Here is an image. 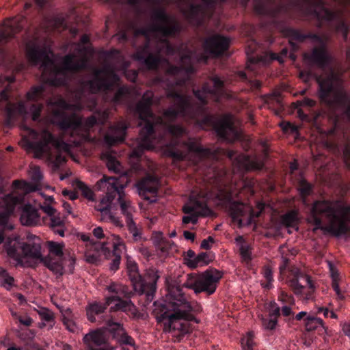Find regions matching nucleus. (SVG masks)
<instances>
[{
	"mask_svg": "<svg viewBox=\"0 0 350 350\" xmlns=\"http://www.w3.org/2000/svg\"><path fill=\"white\" fill-rule=\"evenodd\" d=\"M31 179L35 182H40L42 179V174L38 166L31 168Z\"/></svg>",
	"mask_w": 350,
	"mask_h": 350,
	"instance_id": "864d4df0",
	"label": "nucleus"
},
{
	"mask_svg": "<svg viewBox=\"0 0 350 350\" xmlns=\"http://www.w3.org/2000/svg\"><path fill=\"white\" fill-rule=\"evenodd\" d=\"M126 224L128 230L132 234L133 241L135 242L142 241V230L137 228L135 222L133 221V217L126 219Z\"/></svg>",
	"mask_w": 350,
	"mask_h": 350,
	"instance_id": "c9c22d12",
	"label": "nucleus"
},
{
	"mask_svg": "<svg viewBox=\"0 0 350 350\" xmlns=\"http://www.w3.org/2000/svg\"><path fill=\"white\" fill-rule=\"evenodd\" d=\"M153 313L159 323L164 325L169 332L178 331L180 335L189 332L187 322L198 321L195 315L202 308L196 301H190L189 297L180 286L172 285L167 288L165 299L154 302Z\"/></svg>",
	"mask_w": 350,
	"mask_h": 350,
	"instance_id": "7ed1b4c3",
	"label": "nucleus"
},
{
	"mask_svg": "<svg viewBox=\"0 0 350 350\" xmlns=\"http://www.w3.org/2000/svg\"><path fill=\"white\" fill-rule=\"evenodd\" d=\"M298 190L304 204H307V198L313 192V185L302 178L298 182Z\"/></svg>",
	"mask_w": 350,
	"mask_h": 350,
	"instance_id": "2f4dec72",
	"label": "nucleus"
},
{
	"mask_svg": "<svg viewBox=\"0 0 350 350\" xmlns=\"http://www.w3.org/2000/svg\"><path fill=\"white\" fill-rule=\"evenodd\" d=\"M343 154L345 159V162L347 165H349V163H350V147L349 145H347L345 147V149L343 150Z\"/></svg>",
	"mask_w": 350,
	"mask_h": 350,
	"instance_id": "338daca9",
	"label": "nucleus"
},
{
	"mask_svg": "<svg viewBox=\"0 0 350 350\" xmlns=\"http://www.w3.org/2000/svg\"><path fill=\"white\" fill-rule=\"evenodd\" d=\"M43 221L45 224H49L51 229L63 227L64 226V221L56 214L50 216L49 218L43 217Z\"/></svg>",
	"mask_w": 350,
	"mask_h": 350,
	"instance_id": "37998d69",
	"label": "nucleus"
},
{
	"mask_svg": "<svg viewBox=\"0 0 350 350\" xmlns=\"http://www.w3.org/2000/svg\"><path fill=\"white\" fill-rule=\"evenodd\" d=\"M106 289L113 294L105 298V302H94L88 306L86 309L88 319L92 322L100 321V315L107 308L114 304L110 308L112 311H122L124 312L134 313L135 307L132 301L128 299H122V297L130 298L131 292L128 287L117 283H111Z\"/></svg>",
	"mask_w": 350,
	"mask_h": 350,
	"instance_id": "9b49d317",
	"label": "nucleus"
},
{
	"mask_svg": "<svg viewBox=\"0 0 350 350\" xmlns=\"http://www.w3.org/2000/svg\"><path fill=\"white\" fill-rule=\"evenodd\" d=\"M215 5L214 0H202L200 4L191 3L187 12L188 21L197 27L203 25L206 19L213 14Z\"/></svg>",
	"mask_w": 350,
	"mask_h": 350,
	"instance_id": "6ab92c4d",
	"label": "nucleus"
},
{
	"mask_svg": "<svg viewBox=\"0 0 350 350\" xmlns=\"http://www.w3.org/2000/svg\"><path fill=\"white\" fill-rule=\"evenodd\" d=\"M203 206H204V204L202 202L196 201L195 205H193V206H192V205L184 206L183 212L185 214H188V215L198 213L199 212H197V210H196L197 207L203 208Z\"/></svg>",
	"mask_w": 350,
	"mask_h": 350,
	"instance_id": "3c124183",
	"label": "nucleus"
},
{
	"mask_svg": "<svg viewBox=\"0 0 350 350\" xmlns=\"http://www.w3.org/2000/svg\"><path fill=\"white\" fill-rule=\"evenodd\" d=\"M46 245L49 254L45 257H42L41 254L39 239L37 242L24 243L17 237H8L3 246L7 255L16 261L18 265H23L25 258L40 260L55 274L62 275L64 274L63 245L54 241H47Z\"/></svg>",
	"mask_w": 350,
	"mask_h": 350,
	"instance_id": "39448f33",
	"label": "nucleus"
},
{
	"mask_svg": "<svg viewBox=\"0 0 350 350\" xmlns=\"http://www.w3.org/2000/svg\"><path fill=\"white\" fill-rule=\"evenodd\" d=\"M278 300L282 304L288 305L295 304V299L293 295L288 294L286 292L282 291L278 295Z\"/></svg>",
	"mask_w": 350,
	"mask_h": 350,
	"instance_id": "09e8293b",
	"label": "nucleus"
},
{
	"mask_svg": "<svg viewBox=\"0 0 350 350\" xmlns=\"http://www.w3.org/2000/svg\"><path fill=\"white\" fill-rule=\"evenodd\" d=\"M157 245L162 252H167L170 248V242L164 239L161 234L157 237Z\"/></svg>",
	"mask_w": 350,
	"mask_h": 350,
	"instance_id": "8fccbe9b",
	"label": "nucleus"
},
{
	"mask_svg": "<svg viewBox=\"0 0 350 350\" xmlns=\"http://www.w3.org/2000/svg\"><path fill=\"white\" fill-rule=\"evenodd\" d=\"M220 200L228 206L229 213L232 219L241 225V217L247 214L250 207L241 202L234 201L232 193L229 191H221Z\"/></svg>",
	"mask_w": 350,
	"mask_h": 350,
	"instance_id": "4be33fe9",
	"label": "nucleus"
},
{
	"mask_svg": "<svg viewBox=\"0 0 350 350\" xmlns=\"http://www.w3.org/2000/svg\"><path fill=\"white\" fill-rule=\"evenodd\" d=\"M127 269L135 291L144 297L145 301L143 305L147 306L155 296L157 284L159 278L157 271L150 268L142 275L138 271L137 264L133 261H128Z\"/></svg>",
	"mask_w": 350,
	"mask_h": 350,
	"instance_id": "4468645a",
	"label": "nucleus"
},
{
	"mask_svg": "<svg viewBox=\"0 0 350 350\" xmlns=\"http://www.w3.org/2000/svg\"><path fill=\"white\" fill-rule=\"evenodd\" d=\"M23 24L17 18L6 20L3 22V27L0 29V53L3 54L4 50L2 46L8 40L23 29Z\"/></svg>",
	"mask_w": 350,
	"mask_h": 350,
	"instance_id": "bb28decb",
	"label": "nucleus"
},
{
	"mask_svg": "<svg viewBox=\"0 0 350 350\" xmlns=\"http://www.w3.org/2000/svg\"><path fill=\"white\" fill-rule=\"evenodd\" d=\"M108 243H103V250L110 251L111 248L113 249V258L110 265V269L112 271H116L119 269V266L120 264L121 260V250L120 247L122 246V243L120 242V238L118 236L114 237L113 238V242L111 243L110 246H107Z\"/></svg>",
	"mask_w": 350,
	"mask_h": 350,
	"instance_id": "c756f323",
	"label": "nucleus"
},
{
	"mask_svg": "<svg viewBox=\"0 0 350 350\" xmlns=\"http://www.w3.org/2000/svg\"><path fill=\"white\" fill-rule=\"evenodd\" d=\"M295 104L296 105L297 108L302 106L312 107L315 106L316 101L311 98L306 97L304 98L302 100H297V102Z\"/></svg>",
	"mask_w": 350,
	"mask_h": 350,
	"instance_id": "603ef678",
	"label": "nucleus"
},
{
	"mask_svg": "<svg viewBox=\"0 0 350 350\" xmlns=\"http://www.w3.org/2000/svg\"><path fill=\"white\" fill-rule=\"evenodd\" d=\"M241 347L243 350H254L255 342L254 341V334L249 332L243 337L241 340Z\"/></svg>",
	"mask_w": 350,
	"mask_h": 350,
	"instance_id": "c03bdc74",
	"label": "nucleus"
},
{
	"mask_svg": "<svg viewBox=\"0 0 350 350\" xmlns=\"http://www.w3.org/2000/svg\"><path fill=\"white\" fill-rule=\"evenodd\" d=\"M318 96L321 103L331 111L342 108L350 122V96L345 91L343 81L332 72L325 77H317Z\"/></svg>",
	"mask_w": 350,
	"mask_h": 350,
	"instance_id": "9d476101",
	"label": "nucleus"
},
{
	"mask_svg": "<svg viewBox=\"0 0 350 350\" xmlns=\"http://www.w3.org/2000/svg\"><path fill=\"white\" fill-rule=\"evenodd\" d=\"M139 195L150 203L157 201L158 191V180L153 176L148 175L137 183Z\"/></svg>",
	"mask_w": 350,
	"mask_h": 350,
	"instance_id": "5701e85b",
	"label": "nucleus"
},
{
	"mask_svg": "<svg viewBox=\"0 0 350 350\" xmlns=\"http://www.w3.org/2000/svg\"><path fill=\"white\" fill-rule=\"evenodd\" d=\"M267 103H276L278 105L281 103V96L279 93H274L271 94L267 100Z\"/></svg>",
	"mask_w": 350,
	"mask_h": 350,
	"instance_id": "052dcab7",
	"label": "nucleus"
},
{
	"mask_svg": "<svg viewBox=\"0 0 350 350\" xmlns=\"http://www.w3.org/2000/svg\"><path fill=\"white\" fill-rule=\"evenodd\" d=\"M284 36L289 39V42L293 49H297L299 43L304 42L306 39H310L313 42L318 43L309 51L303 55L304 60L310 68L325 69L332 62V56L329 51L325 40L319 34L308 32L303 33L301 30L293 27H284L282 30Z\"/></svg>",
	"mask_w": 350,
	"mask_h": 350,
	"instance_id": "1a4fd4ad",
	"label": "nucleus"
},
{
	"mask_svg": "<svg viewBox=\"0 0 350 350\" xmlns=\"http://www.w3.org/2000/svg\"><path fill=\"white\" fill-rule=\"evenodd\" d=\"M298 215L296 211H291L281 217V223L287 228L298 229Z\"/></svg>",
	"mask_w": 350,
	"mask_h": 350,
	"instance_id": "473e14b6",
	"label": "nucleus"
},
{
	"mask_svg": "<svg viewBox=\"0 0 350 350\" xmlns=\"http://www.w3.org/2000/svg\"><path fill=\"white\" fill-rule=\"evenodd\" d=\"M109 221L111 222L113 225L118 228H122L124 226L123 222L120 217H116L111 214H109Z\"/></svg>",
	"mask_w": 350,
	"mask_h": 350,
	"instance_id": "bf43d9fd",
	"label": "nucleus"
},
{
	"mask_svg": "<svg viewBox=\"0 0 350 350\" xmlns=\"http://www.w3.org/2000/svg\"><path fill=\"white\" fill-rule=\"evenodd\" d=\"M250 1L242 0V2L244 5H246ZM297 3L306 16L317 21L319 27H321L325 23L336 21V31L342 34L345 40L347 39L349 31V25L342 19L340 12L327 8L323 0H299Z\"/></svg>",
	"mask_w": 350,
	"mask_h": 350,
	"instance_id": "f8f14e48",
	"label": "nucleus"
},
{
	"mask_svg": "<svg viewBox=\"0 0 350 350\" xmlns=\"http://www.w3.org/2000/svg\"><path fill=\"white\" fill-rule=\"evenodd\" d=\"M19 321L21 324H23L24 325L30 326L32 324L33 320L30 317H25V318L21 317L19 319Z\"/></svg>",
	"mask_w": 350,
	"mask_h": 350,
	"instance_id": "774afa93",
	"label": "nucleus"
},
{
	"mask_svg": "<svg viewBox=\"0 0 350 350\" xmlns=\"http://www.w3.org/2000/svg\"><path fill=\"white\" fill-rule=\"evenodd\" d=\"M107 166L109 170L113 171L115 173H119L120 171L121 165L120 162L111 155L107 158Z\"/></svg>",
	"mask_w": 350,
	"mask_h": 350,
	"instance_id": "49530a36",
	"label": "nucleus"
},
{
	"mask_svg": "<svg viewBox=\"0 0 350 350\" xmlns=\"http://www.w3.org/2000/svg\"><path fill=\"white\" fill-rule=\"evenodd\" d=\"M93 75L92 79H81L78 87L74 91L79 108L83 107L82 105L88 96L90 100L88 107L91 110L95 108L98 103L94 94L99 92L107 94L116 89L112 98L115 104L122 103L129 94L128 87L120 85V77L113 69L109 67L94 69Z\"/></svg>",
	"mask_w": 350,
	"mask_h": 350,
	"instance_id": "20e7f679",
	"label": "nucleus"
},
{
	"mask_svg": "<svg viewBox=\"0 0 350 350\" xmlns=\"http://www.w3.org/2000/svg\"><path fill=\"white\" fill-rule=\"evenodd\" d=\"M93 234L97 239H101L105 237V234L103 233V228L100 227L95 228L93 230Z\"/></svg>",
	"mask_w": 350,
	"mask_h": 350,
	"instance_id": "69168bd1",
	"label": "nucleus"
},
{
	"mask_svg": "<svg viewBox=\"0 0 350 350\" xmlns=\"http://www.w3.org/2000/svg\"><path fill=\"white\" fill-rule=\"evenodd\" d=\"M239 254L243 260L249 262L252 260L250 247L247 244H241L240 245Z\"/></svg>",
	"mask_w": 350,
	"mask_h": 350,
	"instance_id": "de8ad7c7",
	"label": "nucleus"
},
{
	"mask_svg": "<svg viewBox=\"0 0 350 350\" xmlns=\"http://www.w3.org/2000/svg\"><path fill=\"white\" fill-rule=\"evenodd\" d=\"M264 165V162L258 159H250L249 157L245 159L244 167L246 171H260Z\"/></svg>",
	"mask_w": 350,
	"mask_h": 350,
	"instance_id": "4c0bfd02",
	"label": "nucleus"
},
{
	"mask_svg": "<svg viewBox=\"0 0 350 350\" xmlns=\"http://www.w3.org/2000/svg\"><path fill=\"white\" fill-rule=\"evenodd\" d=\"M100 185L111 187L114 196L113 206L120 207L121 213L125 217V220L133 218L136 208L130 198L124 192L127 185V178L103 176Z\"/></svg>",
	"mask_w": 350,
	"mask_h": 350,
	"instance_id": "2eb2a0df",
	"label": "nucleus"
},
{
	"mask_svg": "<svg viewBox=\"0 0 350 350\" xmlns=\"http://www.w3.org/2000/svg\"><path fill=\"white\" fill-rule=\"evenodd\" d=\"M283 8V5H280L275 10H270L263 3L256 6V10L258 13L262 15H271L272 17H275L278 13H279Z\"/></svg>",
	"mask_w": 350,
	"mask_h": 350,
	"instance_id": "79ce46f5",
	"label": "nucleus"
},
{
	"mask_svg": "<svg viewBox=\"0 0 350 350\" xmlns=\"http://www.w3.org/2000/svg\"><path fill=\"white\" fill-rule=\"evenodd\" d=\"M222 276L220 271L209 268L199 275H187L184 286L193 290L196 294L204 292L210 295L215 292Z\"/></svg>",
	"mask_w": 350,
	"mask_h": 350,
	"instance_id": "dca6fc26",
	"label": "nucleus"
},
{
	"mask_svg": "<svg viewBox=\"0 0 350 350\" xmlns=\"http://www.w3.org/2000/svg\"><path fill=\"white\" fill-rule=\"evenodd\" d=\"M213 256L211 253L201 252L199 254L195 260H193L189 263V267L196 269L199 266H204L208 265L212 260Z\"/></svg>",
	"mask_w": 350,
	"mask_h": 350,
	"instance_id": "72a5a7b5",
	"label": "nucleus"
},
{
	"mask_svg": "<svg viewBox=\"0 0 350 350\" xmlns=\"http://www.w3.org/2000/svg\"><path fill=\"white\" fill-rule=\"evenodd\" d=\"M23 141L25 146L33 152L35 157L44 158L55 170L66 162V157L62 152L69 151L68 144L47 129L39 133L28 125L23 124Z\"/></svg>",
	"mask_w": 350,
	"mask_h": 350,
	"instance_id": "0eeeda50",
	"label": "nucleus"
},
{
	"mask_svg": "<svg viewBox=\"0 0 350 350\" xmlns=\"http://www.w3.org/2000/svg\"><path fill=\"white\" fill-rule=\"evenodd\" d=\"M257 47V42L254 40H252L251 44H249L245 49L248 59L252 64H256L258 62V59L252 55L256 52Z\"/></svg>",
	"mask_w": 350,
	"mask_h": 350,
	"instance_id": "a18cd8bd",
	"label": "nucleus"
},
{
	"mask_svg": "<svg viewBox=\"0 0 350 350\" xmlns=\"http://www.w3.org/2000/svg\"><path fill=\"white\" fill-rule=\"evenodd\" d=\"M281 315L284 317L288 318V320L291 319V317H293L294 312L292 311V309L288 306H284L280 308Z\"/></svg>",
	"mask_w": 350,
	"mask_h": 350,
	"instance_id": "13d9d810",
	"label": "nucleus"
},
{
	"mask_svg": "<svg viewBox=\"0 0 350 350\" xmlns=\"http://www.w3.org/2000/svg\"><path fill=\"white\" fill-rule=\"evenodd\" d=\"M200 215H203V214L201 213H198L190 214L189 215L184 216L183 218V222L185 224H187L189 223L196 224L198 222V217Z\"/></svg>",
	"mask_w": 350,
	"mask_h": 350,
	"instance_id": "5fc2aeb1",
	"label": "nucleus"
},
{
	"mask_svg": "<svg viewBox=\"0 0 350 350\" xmlns=\"http://www.w3.org/2000/svg\"><path fill=\"white\" fill-rule=\"evenodd\" d=\"M314 74L312 70H301L299 72V77L306 83L310 81V80L314 77Z\"/></svg>",
	"mask_w": 350,
	"mask_h": 350,
	"instance_id": "4d7b16f0",
	"label": "nucleus"
},
{
	"mask_svg": "<svg viewBox=\"0 0 350 350\" xmlns=\"http://www.w3.org/2000/svg\"><path fill=\"white\" fill-rule=\"evenodd\" d=\"M89 42V36L83 34L76 47L77 53L83 55L79 58L75 53H68L64 57L61 66L52 58L53 53L41 48L36 40L27 43L26 55L31 65L39 66L42 77L47 83L53 86L67 87L73 75L89 68V59L85 55L88 50L85 45Z\"/></svg>",
	"mask_w": 350,
	"mask_h": 350,
	"instance_id": "f03ea898",
	"label": "nucleus"
},
{
	"mask_svg": "<svg viewBox=\"0 0 350 350\" xmlns=\"http://www.w3.org/2000/svg\"><path fill=\"white\" fill-rule=\"evenodd\" d=\"M108 118L109 112L107 111H100L86 119L85 126L90 129L95 125H104L108 120Z\"/></svg>",
	"mask_w": 350,
	"mask_h": 350,
	"instance_id": "7c9ffc66",
	"label": "nucleus"
},
{
	"mask_svg": "<svg viewBox=\"0 0 350 350\" xmlns=\"http://www.w3.org/2000/svg\"><path fill=\"white\" fill-rule=\"evenodd\" d=\"M265 278L268 282V284L267 285V288L270 287L271 282L273 281V275L272 272L269 269H266L264 273Z\"/></svg>",
	"mask_w": 350,
	"mask_h": 350,
	"instance_id": "0e129e2a",
	"label": "nucleus"
},
{
	"mask_svg": "<svg viewBox=\"0 0 350 350\" xmlns=\"http://www.w3.org/2000/svg\"><path fill=\"white\" fill-rule=\"evenodd\" d=\"M105 327L112 338L120 345H126L135 347L134 339L128 335L120 323L115 322L112 319H109L106 321Z\"/></svg>",
	"mask_w": 350,
	"mask_h": 350,
	"instance_id": "b1692460",
	"label": "nucleus"
},
{
	"mask_svg": "<svg viewBox=\"0 0 350 350\" xmlns=\"http://www.w3.org/2000/svg\"><path fill=\"white\" fill-rule=\"evenodd\" d=\"M7 195L21 198L20 202L15 205L14 208L16 206H18V208H21L20 220L23 225L33 226L40 224L41 219L39 209L36 206L29 203L24 204V196L23 194H17L16 192H12Z\"/></svg>",
	"mask_w": 350,
	"mask_h": 350,
	"instance_id": "412c9836",
	"label": "nucleus"
},
{
	"mask_svg": "<svg viewBox=\"0 0 350 350\" xmlns=\"http://www.w3.org/2000/svg\"><path fill=\"white\" fill-rule=\"evenodd\" d=\"M289 260L283 258L279 269L281 275H286V282L294 294L304 300L314 299L315 286L310 276L305 274L297 267L288 265Z\"/></svg>",
	"mask_w": 350,
	"mask_h": 350,
	"instance_id": "ddd939ff",
	"label": "nucleus"
},
{
	"mask_svg": "<svg viewBox=\"0 0 350 350\" xmlns=\"http://www.w3.org/2000/svg\"><path fill=\"white\" fill-rule=\"evenodd\" d=\"M45 88L44 85L33 86L27 93L26 98L27 101L36 102L30 105L29 109L25 102L20 100L17 103H12L9 100V94L7 90H3L0 92V101L6 102L5 111L6 113L7 120L8 122H12L17 119H21L22 123L21 128L24 133L23 124L26 120L30 116L31 120L35 122L40 121V115L43 109V104L37 103L41 99H44Z\"/></svg>",
	"mask_w": 350,
	"mask_h": 350,
	"instance_id": "6e6552de",
	"label": "nucleus"
},
{
	"mask_svg": "<svg viewBox=\"0 0 350 350\" xmlns=\"http://www.w3.org/2000/svg\"><path fill=\"white\" fill-rule=\"evenodd\" d=\"M305 321L306 329L308 332L317 329L319 327H324L323 321L321 319L315 317L308 316Z\"/></svg>",
	"mask_w": 350,
	"mask_h": 350,
	"instance_id": "58836bf2",
	"label": "nucleus"
},
{
	"mask_svg": "<svg viewBox=\"0 0 350 350\" xmlns=\"http://www.w3.org/2000/svg\"><path fill=\"white\" fill-rule=\"evenodd\" d=\"M62 322L66 327V329L70 332H75L77 330V325L72 319V311L70 308H67L64 311L63 314Z\"/></svg>",
	"mask_w": 350,
	"mask_h": 350,
	"instance_id": "a19ab883",
	"label": "nucleus"
},
{
	"mask_svg": "<svg viewBox=\"0 0 350 350\" xmlns=\"http://www.w3.org/2000/svg\"><path fill=\"white\" fill-rule=\"evenodd\" d=\"M4 179L0 174V243H5L8 238H5L3 231L13 228L12 225L9 223V219L14 211L15 205L21 200L20 197L6 195Z\"/></svg>",
	"mask_w": 350,
	"mask_h": 350,
	"instance_id": "f3484780",
	"label": "nucleus"
},
{
	"mask_svg": "<svg viewBox=\"0 0 350 350\" xmlns=\"http://www.w3.org/2000/svg\"><path fill=\"white\" fill-rule=\"evenodd\" d=\"M58 118V125L64 131H70L72 133L80 131L83 122L81 118L73 113L68 115L63 111L57 110L55 113Z\"/></svg>",
	"mask_w": 350,
	"mask_h": 350,
	"instance_id": "393cba45",
	"label": "nucleus"
},
{
	"mask_svg": "<svg viewBox=\"0 0 350 350\" xmlns=\"http://www.w3.org/2000/svg\"><path fill=\"white\" fill-rule=\"evenodd\" d=\"M62 194L64 196L68 197L70 200H74L78 198L77 192L72 191L68 190V189H64L62 191Z\"/></svg>",
	"mask_w": 350,
	"mask_h": 350,
	"instance_id": "e2e57ef3",
	"label": "nucleus"
},
{
	"mask_svg": "<svg viewBox=\"0 0 350 350\" xmlns=\"http://www.w3.org/2000/svg\"><path fill=\"white\" fill-rule=\"evenodd\" d=\"M1 286L7 291H10L15 286L14 278L5 269L0 267Z\"/></svg>",
	"mask_w": 350,
	"mask_h": 350,
	"instance_id": "e433bc0d",
	"label": "nucleus"
},
{
	"mask_svg": "<svg viewBox=\"0 0 350 350\" xmlns=\"http://www.w3.org/2000/svg\"><path fill=\"white\" fill-rule=\"evenodd\" d=\"M101 179H100L96 184L95 188L98 191H103L105 192V196L102 198L99 203L96 206V209L100 211L103 214L109 215L110 213V209L113 206L114 201L113 192L111 189L110 187L107 185L102 186L100 185Z\"/></svg>",
	"mask_w": 350,
	"mask_h": 350,
	"instance_id": "cd10ccee",
	"label": "nucleus"
},
{
	"mask_svg": "<svg viewBox=\"0 0 350 350\" xmlns=\"http://www.w3.org/2000/svg\"><path fill=\"white\" fill-rule=\"evenodd\" d=\"M38 314L40 318V319L44 321L42 323V325L40 327H44L46 325V323L49 324V327L51 328L55 324V317L53 312L46 308H41L38 310Z\"/></svg>",
	"mask_w": 350,
	"mask_h": 350,
	"instance_id": "f704fd0d",
	"label": "nucleus"
},
{
	"mask_svg": "<svg viewBox=\"0 0 350 350\" xmlns=\"http://www.w3.org/2000/svg\"><path fill=\"white\" fill-rule=\"evenodd\" d=\"M230 44V40L226 36L216 33L207 37L202 44L205 54L200 55V59L206 62L208 56L215 58L222 57L228 50Z\"/></svg>",
	"mask_w": 350,
	"mask_h": 350,
	"instance_id": "a211bd4d",
	"label": "nucleus"
},
{
	"mask_svg": "<svg viewBox=\"0 0 350 350\" xmlns=\"http://www.w3.org/2000/svg\"><path fill=\"white\" fill-rule=\"evenodd\" d=\"M83 350H116L109 341L105 332L97 329L90 332L83 337Z\"/></svg>",
	"mask_w": 350,
	"mask_h": 350,
	"instance_id": "aec40b11",
	"label": "nucleus"
},
{
	"mask_svg": "<svg viewBox=\"0 0 350 350\" xmlns=\"http://www.w3.org/2000/svg\"><path fill=\"white\" fill-rule=\"evenodd\" d=\"M129 124L125 120H120L111 125L105 135V142L111 146L123 142Z\"/></svg>",
	"mask_w": 350,
	"mask_h": 350,
	"instance_id": "a878e982",
	"label": "nucleus"
},
{
	"mask_svg": "<svg viewBox=\"0 0 350 350\" xmlns=\"http://www.w3.org/2000/svg\"><path fill=\"white\" fill-rule=\"evenodd\" d=\"M196 253L191 250H189L187 253H186V256L185 257V260L186 261V264L189 267V263L191 261H192L193 260H195V258H196Z\"/></svg>",
	"mask_w": 350,
	"mask_h": 350,
	"instance_id": "680f3d73",
	"label": "nucleus"
},
{
	"mask_svg": "<svg viewBox=\"0 0 350 350\" xmlns=\"http://www.w3.org/2000/svg\"><path fill=\"white\" fill-rule=\"evenodd\" d=\"M314 230H324L335 237H340L350 231V205L340 200H319L313 202L308 217Z\"/></svg>",
	"mask_w": 350,
	"mask_h": 350,
	"instance_id": "423d86ee",
	"label": "nucleus"
},
{
	"mask_svg": "<svg viewBox=\"0 0 350 350\" xmlns=\"http://www.w3.org/2000/svg\"><path fill=\"white\" fill-rule=\"evenodd\" d=\"M75 189L81 192V195L90 200H94V193L90 188H89L81 180H76L74 183Z\"/></svg>",
	"mask_w": 350,
	"mask_h": 350,
	"instance_id": "ea45409f",
	"label": "nucleus"
},
{
	"mask_svg": "<svg viewBox=\"0 0 350 350\" xmlns=\"http://www.w3.org/2000/svg\"><path fill=\"white\" fill-rule=\"evenodd\" d=\"M152 23L149 27H139L136 35L150 39V33L159 36L157 41V53L148 52V45L138 49L133 58L144 65L147 69L157 71L161 66L165 68V75L157 76V81L166 89V96L171 105L163 110L161 116H156L152 111L154 94L146 91L135 106V112L144 126L140 130L141 141L131 152V157L140 158L145 150H153L158 147L167 146L169 156L174 160L189 159L194 154L200 160L204 159H217V151L202 146L199 141L187 135L186 129L175 124L178 117L193 123L202 129L213 127L219 138L233 142L240 137V134L232 122L227 119L216 120L208 113L207 109L208 96H217L222 92L224 81L217 75L211 78L212 85L205 83L202 89H193L194 96L185 95L176 88L186 85L189 75L194 72L191 64V53L180 55L181 66L172 64L162 54L173 55L176 48L171 44L169 38L177 36L181 26L179 22L168 14L163 8H154L152 15Z\"/></svg>",
	"mask_w": 350,
	"mask_h": 350,
	"instance_id": "f257e3e1",
	"label": "nucleus"
},
{
	"mask_svg": "<svg viewBox=\"0 0 350 350\" xmlns=\"http://www.w3.org/2000/svg\"><path fill=\"white\" fill-rule=\"evenodd\" d=\"M40 208L44 212L48 217L53 216L54 214H57V211L47 202H44V204H39Z\"/></svg>",
	"mask_w": 350,
	"mask_h": 350,
	"instance_id": "6e6d98bb",
	"label": "nucleus"
},
{
	"mask_svg": "<svg viewBox=\"0 0 350 350\" xmlns=\"http://www.w3.org/2000/svg\"><path fill=\"white\" fill-rule=\"evenodd\" d=\"M267 310L268 317H262V324L265 329L273 331L275 329L278 318L281 316L280 307L275 301H271Z\"/></svg>",
	"mask_w": 350,
	"mask_h": 350,
	"instance_id": "c85d7f7f",
	"label": "nucleus"
}]
</instances>
